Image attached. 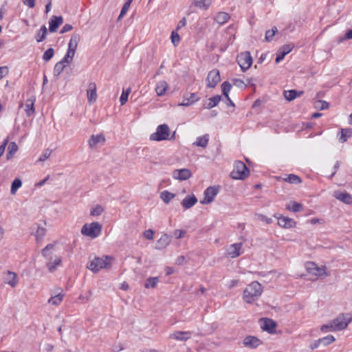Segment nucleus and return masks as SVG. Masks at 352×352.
<instances>
[{
  "label": "nucleus",
  "mask_w": 352,
  "mask_h": 352,
  "mask_svg": "<svg viewBox=\"0 0 352 352\" xmlns=\"http://www.w3.org/2000/svg\"><path fill=\"white\" fill-rule=\"evenodd\" d=\"M8 74V67L6 66L0 67V80Z\"/></svg>",
  "instance_id": "0e129e2a"
},
{
  "label": "nucleus",
  "mask_w": 352,
  "mask_h": 352,
  "mask_svg": "<svg viewBox=\"0 0 352 352\" xmlns=\"http://www.w3.org/2000/svg\"><path fill=\"white\" fill-rule=\"evenodd\" d=\"M229 14L224 12H220L217 13L214 17V20L220 25L226 23L229 20Z\"/></svg>",
  "instance_id": "f704fd0d"
},
{
  "label": "nucleus",
  "mask_w": 352,
  "mask_h": 352,
  "mask_svg": "<svg viewBox=\"0 0 352 352\" xmlns=\"http://www.w3.org/2000/svg\"><path fill=\"white\" fill-rule=\"evenodd\" d=\"M221 80L220 74L218 69H212L210 71L207 76V87L214 88Z\"/></svg>",
  "instance_id": "9b49d317"
},
{
  "label": "nucleus",
  "mask_w": 352,
  "mask_h": 352,
  "mask_svg": "<svg viewBox=\"0 0 352 352\" xmlns=\"http://www.w3.org/2000/svg\"><path fill=\"white\" fill-rule=\"evenodd\" d=\"M96 85L95 82H90L88 85V89L87 90V100L89 104H92L95 102L97 100L98 95L96 93Z\"/></svg>",
  "instance_id": "f3484780"
},
{
  "label": "nucleus",
  "mask_w": 352,
  "mask_h": 352,
  "mask_svg": "<svg viewBox=\"0 0 352 352\" xmlns=\"http://www.w3.org/2000/svg\"><path fill=\"white\" fill-rule=\"evenodd\" d=\"M72 62V60H68V61L64 60V57H63L61 59V60H60L59 62L56 63V65L54 66V76H58L62 73V72L64 70V69L65 68L66 65L65 64V63L70 64Z\"/></svg>",
  "instance_id": "bb28decb"
},
{
  "label": "nucleus",
  "mask_w": 352,
  "mask_h": 352,
  "mask_svg": "<svg viewBox=\"0 0 352 352\" xmlns=\"http://www.w3.org/2000/svg\"><path fill=\"white\" fill-rule=\"evenodd\" d=\"M175 179L184 181L189 179L192 176L191 171L188 168L175 169L172 173Z\"/></svg>",
  "instance_id": "f8f14e48"
},
{
  "label": "nucleus",
  "mask_w": 352,
  "mask_h": 352,
  "mask_svg": "<svg viewBox=\"0 0 352 352\" xmlns=\"http://www.w3.org/2000/svg\"><path fill=\"white\" fill-rule=\"evenodd\" d=\"M131 88L127 89L126 91H123L120 98V102L121 105L125 104V103L128 100V97L129 94L131 93Z\"/></svg>",
  "instance_id": "864d4df0"
},
{
  "label": "nucleus",
  "mask_w": 352,
  "mask_h": 352,
  "mask_svg": "<svg viewBox=\"0 0 352 352\" xmlns=\"http://www.w3.org/2000/svg\"><path fill=\"white\" fill-rule=\"evenodd\" d=\"M283 180L292 184H298L302 182L301 178L294 174L286 175L285 177L283 178Z\"/></svg>",
  "instance_id": "72a5a7b5"
},
{
  "label": "nucleus",
  "mask_w": 352,
  "mask_h": 352,
  "mask_svg": "<svg viewBox=\"0 0 352 352\" xmlns=\"http://www.w3.org/2000/svg\"><path fill=\"white\" fill-rule=\"evenodd\" d=\"M73 29V26L70 24H65L61 29L60 33L65 34L69 31H71Z\"/></svg>",
  "instance_id": "69168bd1"
},
{
  "label": "nucleus",
  "mask_w": 352,
  "mask_h": 352,
  "mask_svg": "<svg viewBox=\"0 0 352 352\" xmlns=\"http://www.w3.org/2000/svg\"><path fill=\"white\" fill-rule=\"evenodd\" d=\"M277 32L278 29L276 27H274L271 30L266 31L265 37V40L268 42L271 41Z\"/></svg>",
  "instance_id": "49530a36"
},
{
  "label": "nucleus",
  "mask_w": 352,
  "mask_h": 352,
  "mask_svg": "<svg viewBox=\"0 0 352 352\" xmlns=\"http://www.w3.org/2000/svg\"><path fill=\"white\" fill-rule=\"evenodd\" d=\"M237 63L243 72L248 69L252 65V58L249 52L240 53L237 56Z\"/></svg>",
  "instance_id": "6e6552de"
},
{
  "label": "nucleus",
  "mask_w": 352,
  "mask_h": 352,
  "mask_svg": "<svg viewBox=\"0 0 352 352\" xmlns=\"http://www.w3.org/2000/svg\"><path fill=\"white\" fill-rule=\"evenodd\" d=\"M257 218L258 220H260L263 222H265L266 224H270L273 221L272 218L267 217L265 215L262 214H258Z\"/></svg>",
  "instance_id": "bf43d9fd"
},
{
  "label": "nucleus",
  "mask_w": 352,
  "mask_h": 352,
  "mask_svg": "<svg viewBox=\"0 0 352 352\" xmlns=\"http://www.w3.org/2000/svg\"><path fill=\"white\" fill-rule=\"evenodd\" d=\"M232 88V85L228 82L225 81L221 85V90L222 94L225 97H228L229 96V92Z\"/></svg>",
  "instance_id": "a18cd8bd"
},
{
  "label": "nucleus",
  "mask_w": 352,
  "mask_h": 352,
  "mask_svg": "<svg viewBox=\"0 0 352 352\" xmlns=\"http://www.w3.org/2000/svg\"><path fill=\"white\" fill-rule=\"evenodd\" d=\"M36 98L34 96H31L25 101V112L28 116L34 115L35 110L34 107V102Z\"/></svg>",
  "instance_id": "a878e982"
},
{
  "label": "nucleus",
  "mask_w": 352,
  "mask_h": 352,
  "mask_svg": "<svg viewBox=\"0 0 352 352\" xmlns=\"http://www.w3.org/2000/svg\"><path fill=\"white\" fill-rule=\"evenodd\" d=\"M221 100V96L219 95H216L213 97H211L208 99L207 103L204 104V107L205 109H212L216 107Z\"/></svg>",
  "instance_id": "7c9ffc66"
},
{
  "label": "nucleus",
  "mask_w": 352,
  "mask_h": 352,
  "mask_svg": "<svg viewBox=\"0 0 352 352\" xmlns=\"http://www.w3.org/2000/svg\"><path fill=\"white\" fill-rule=\"evenodd\" d=\"M242 243H236L230 245L227 249V254L231 258H236L241 254Z\"/></svg>",
  "instance_id": "dca6fc26"
},
{
  "label": "nucleus",
  "mask_w": 352,
  "mask_h": 352,
  "mask_svg": "<svg viewBox=\"0 0 352 352\" xmlns=\"http://www.w3.org/2000/svg\"><path fill=\"white\" fill-rule=\"evenodd\" d=\"M320 329L323 333H327V332H330V331H337L335 327H333V324L332 321H331L330 322H329L326 324L322 325Z\"/></svg>",
  "instance_id": "09e8293b"
},
{
  "label": "nucleus",
  "mask_w": 352,
  "mask_h": 352,
  "mask_svg": "<svg viewBox=\"0 0 352 352\" xmlns=\"http://www.w3.org/2000/svg\"><path fill=\"white\" fill-rule=\"evenodd\" d=\"M186 24V20L185 18H183L178 23L177 30H179L180 28L184 27Z\"/></svg>",
  "instance_id": "774afa93"
},
{
  "label": "nucleus",
  "mask_w": 352,
  "mask_h": 352,
  "mask_svg": "<svg viewBox=\"0 0 352 352\" xmlns=\"http://www.w3.org/2000/svg\"><path fill=\"white\" fill-rule=\"evenodd\" d=\"M211 4V0H195V5L201 9H208Z\"/></svg>",
  "instance_id": "79ce46f5"
},
{
  "label": "nucleus",
  "mask_w": 352,
  "mask_h": 352,
  "mask_svg": "<svg viewBox=\"0 0 352 352\" xmlns=\"http://www.w3.org/2000/svg\"><path fill=\"white\" fill-rule=\"evenodd\" d=\"M209 142V135L205 134L197 138L196 141L192 144L194 146L206 148Z\"/></svg>",
  "instance_id": "c756f323"
},
{
  "label": "nucleus",
  "mask_w": 352,
  "mask_h": 352,
  "mask_svg": "<svg viewBox=\"0 0 352 352\" xmlns=\"http://www.w3.org/2000/svg\"><path fill=\"white\" fill-rule=\"evenodd\" d=\"M22 182L20 179H15L11 186V193L15 194L16 190L21 186Z\"/></svg>",
  "instance_id": "de8ad7c7"
},
{
  "label": "nucleus",
  "mask_w": 352,
  "mask_h": 352,
  "mask_svg": "<svg viewBox=\"0 0 352 352\" xmlns=\"http://www.w3.org/2000/svg\"><path fill=\"white\" fill-rule=\"evenodd\" d=\"M199 98L197 95V94L192 93L189 96L188 94L185 95L184 97V100L179 105V106H189L194 103L195 102L199 100Z\"/></svg>",
  "instance_id": "393cba45"
},
{
  "label": "nucleus",
  "mask_w": 352,
  "mask_h": 352,
  "mask_svg": "<svg viewBox=\"0 0 352 352\" xmlns=\"http://www.w3.org/2000/svg\"><path fill=\"white\" fill-rule=\"evenodd\" d=\"M219 191V186H210L204 191V197L200 201L201 204H209L213 201Z\"/></svg>",
  "instance_id": "9d476101"
},
{
  "label": "nucleus",
  "mask_w": 352,
  "mask_h": 352,
  "mask_svg": "<svg viewBox=\"0 0 352 352\" xmlns=\"http://www.w3.org/2000/svg\"><path fill=\"white\" fill-rule=\"evenodd\" d=\"M186 232L183 230H175L174 231V236L176 239H181L184 237L186 235Z\"/></svg>",
  "instance_id": "052dcab7"
},
{
  "label": "nucleus",
  "mask_w": 352,
  "mask_h": 352,
  "mask_svg": "<svg viewBox=\"0 0 352 352\" xmlns=\"http://www.w3.org/2000/svg\"><path fill=\"white\" fill-rule=\"evenodd\" d=\"M45 234V229L43 227L37 226L36 232L35 234L36 240H38V239H42Z\"/></svg>",
  "instance_id": "4d7b16f0"
},
{
  "label": "nucleus",
  "mask_w": 352,
  "mask_h": 352,
  "mask_svg": "<svg viewBox=\"0 0 352 352\" xmlns=\"http://www.w3.org/2000/svg\"><path fill=\"white\" fill-rule=\"evenodd\" d=\"M54 50L53 48L47 49L43 55V59L45 61H49L54 56Z\"/></svg>",
  "instance_id": "5fc2aeb1"
},
{
  "label": "nucleus",
  "mask_w": 352,
  "mask_h": 352,
  "mask_svg": "<svg viewBox=\"0 0 352 352\" xmlns=\"http://www.w3.org/2000/svg\"><path fill=\"white\" fill-rule=\"evenodd\" d=\"M144 236L148 240H152L154 236V232L153 230H147L144 232Z\"/></svg>",
  "instance_id": "e2e57ef3"
},
{
  "label": "nucleus",
  "mask_w": 352,
  "mask_h": 352,
  "mask_svg": "<svg viewBox=\"0 0 352 352\" xmlns=\"http://www.w3.org/2000/svg\"><path fill=\"white\" fill-rule=\"evenodd\" d=\"M302 92H297V91L294 89L285 91L284 93V96L286 100L289 101H292L296 98L298 96H300Z\"/></svg>",
  "instance_id": "c9c22d12"
},
{
  "label": "nucleus",
  "mask_w": 352,
  "mask_h": 352,
  "mask_svg": "<svg viewBox=\"0 0 352 352\" xmlns=\"http://www.w3.org/2000/svg\"><path fill=\"white\" fill-rule=\"evenodd\" d=\"M197 202V199L192 195L186 197L182 201L181 204L185 209L192 208Z\"/></svg>",
  "instance_id": "cd10ccee"
},
{
  "label": "nucleus",
  "mask_w": 352,
  "mask_h": 352,
  "mask_svg": "<svg viewBox=\"0 0 352 352\" xmlns=\"http://www.w3.org/2000/svg\"><path fill=\"white\" fill-rule=\"evenodd\" d=\"M35 1L36 0H23V2L25 6L32 8L35 6Z\"/></svg>",
  "instance_id": "338daca9"
},
{
  "label": "nucleus",
  "mask_w": 352,
  "mask_h": 352,
  "mask_svg": "<svg viewBox=\"0 0 352 352\" xmlns=\"http://www.w3.org/2000/svg\"><path fill=\"white\" fill-rule=\"evenodd\" d=\"M276 327V323L271 319L265 318L261 323V329L269 333H272Z\"/></svg>",
  "instance_id": "c85d7f7f"
},
{
  "label": "nucleus",
  "mask_w": 352,
  "mask_h": 352,
  "mask_svg": "<svg viewBox=\"0 0 352 352\" xmlns=\"http://www.w3.org/2000/svg\"><path fill=\"white\" fill-rule=\"evenodd\" d=\"M190 331H175L170 334V338L178 340V341H186L191 338Z\"/></svg>",
  "instance_id": "6ab92c4d"
},
{
  "label": "nucleus",
  "mask_w": 352,
  "mask_h": 352,
  "mask_svg": "<svg viewBox=\"0 0 352 352\" xmlns=\"http://www.w3.org/2000/svg\"><path fill=\"white\" fill-rule=\"evenodd\" d=\"M302 208L303 206L301 204L297 203L296 201L291 202V204L287 207L288 210L295 212L300 211Z\"/></svg>",
  "instance_id": "c03bdc74"
},
{
  "label": "nucleus",
  "mask_w": 352,
  "mask_h": 352,
  "mask_svg": "<svg viewBox=\"0 0 352 352\" xmlns=\"http://www.w3.org/2000/svg\"><path fill=\"white\" fill-rule=\"evenodd\" d=\"M80 39V36L78 34H72L68 44L67 52L64 56V60L68 61L73 60Z\"/></svg>",
  "instance_id": "0eeeda50"
},
{
  "label": "nucleus",
  "mask_w": 352,
  "mask_h": 352,
  "mask_svg": "<svg viewBox=\"0 0 352 352\" xmlns=\"http://www.w3.org/2000/svg\"><path fill=\"white\" fill-rule=\"evenodd\" d=\"M294 47V45L293 44H288L280 47L277 52V56L275 60L276 63H278L282 61L285 56L292 50Z\"/></svg>",
  "instance_id": "4468645a"
},
{
  "label": "nucleus",
  "mask_w": 352,
  "mask_h": 352,
  "mask_svg": "<svg viewBox=\"0 0 352 352\" xmlns=\"http://www.w3.org/2000/svg\"><path fill=\"white\" fill-rule=\"evenodd\" d=\"M171 42L174 46H177L180 42V36L177 33V30L173 31L170 36Z\"/></svg>",
  "instance_id": "3c124183"
},
{
  "label": "nucleus",
  "mask_w": 352,
  "mask_h": 352,
  "mask_svg": "<svg viewBox=\"0 0 352 352\" xmlns=\"http://www.w3.org/2000/svg\"><path fill=\"white\" fill-rule=\"evenodd\" d=\"M4 280L7 284L12 287H15L18 283L16 273L11 271H8L6 273Z\"/></svg>",
  "instance_id": "b1692460"
},
{
  "label": "nucleus",
  "mask_w": 352,
  "mask_h": 352,
  "mask_svg": "<svg viewBox=\"0 0 352 352\" xmlns=\"http://www.w3.org/2000/svg\"><path fill=\"white\" fill-rule=\"evenodd\" d=\"M105 137L102 133L92 135L89 140V146L91 148H96L99 144H104Z\"/></svg>",
  "instance_id": "2eb2a0df"
},
{
  "label": "nucleus",
  "mask_w": 352,
  "mask_h": 352,
  "mask_svg": "<svg viewBox=\"0 0 352 352\" xmlns=\"http://www.w3.org/2000/svg\"><path fill=\"white\" fill-rule=\"evenodd\" d=\"M63 297H64V294H63L62 292L59 293L56 295L52 296L48 300V303L50 305H58L62 302Z\"/></svg>",
  "instance_id": "e433bc0d"
},
{
  "label": "nucleus",
  "mask_w": 352,
  "mask_h": 352,
  "mask_svg": "<svg viewBox=\"0 0 352 352\" xmlns=\"http://www.w3.org/2000/svg\"><path fill=\"white\" fill-rule=\"evenodd\" d=\"M168 89V84L164 80H160L157 82L156 87H155V91L158 96H163L166 90Z\"/></svg>",
  "instance_id": "2f4dec72"
},
{
  "label": "nucleus",
  "mask_w": 352,
  "mask_h": 352,
  "mask_svg": "<svg viewBox=\"0 0 352 352\" xmlns=\"http://www.w3.org/2000/svg\"><path fill=\"white\" fill-rule=\"evenodd\" d=\"M170 138V128L166 124L157 126L156 131L150 135V140L161 142Z\"/></svg>",
  "instance_id": "39448f33"
},
{
  "label": "nucleus",
  "mask_w": 352,
  "mask_h": 352,
  "mask_svg": "<svg viewBox=\"0 0 352 352\" xmlns=\"http://www.w3.org/2000/svg\"><path fill=\"white\" fill-rule=\"evenodd\" d=\"M333 327H335L337 331L343 330L347 327L349 324L351 322V318L348 314H340L336 319L332 320Z\"/></svg>",
  "instance_id": "1a4fd4ad"
},
{
  "label": "nucleus",
  "mask_w": 352,
  "mask_h": 352,
  "mask_svg": "<svg viewBox=\"0 0 352 352\" xmlns=\"http://www.w3.org/2000/svg\"><path fill=\"white\" fill-rule=\"evenodd\" d=\"M315 107L320 110L327 109L329 104L324 100H318L315 102Z\"/></svg>",
  "instance_id": "8fccbe9b"
},
{
  "label": "nucleus",
  "mask_w": 352,
  "mask_h": 352,
  "mask_svg": "<svg viewBox=\"0 0 352 352\" xmlns=\"http://www.w3.org/2000/svg\"><path fill=\"white\" fill-rule=\"evenodd\" d=\"M175 197V195L168 191V190H164L160 194V198L162 199V201L168 204L171 199H173Z\"/></svg>",
  "instance_id": "ea45409f"
},
{
  "label": "nucleus",
  "mask_w": 352,
  "mask_h": 352,
  "mask_svg": "<svg viewBox=\"0 0 352 352\" xmlns=\"http://www.w3.org/2000/svg\"><path fill=\"white\" fill-rule=\"evenodd\" d=\"M47 34V30L45 25H42L35 34V39L38 43L44 41Z\"/></svg>",
  "instance_id": "473e14b6"
},
{
  "label": "nucleus",
  "mask_w": 352,
  "mask_h": 352,
  "mask_svg": "<svg viewBox=\"0 0 352 352\" xmlns=\"http://www.w3.org/2000/svg\"><path fill=\"white\" fill-rule=\"evenodd\" d=\"M233 84H234V85H235L236 87H238L239 88L245 87V85L244 82L242 80L239 79V78L233 79Z\"/></svg>",
  "instance_id": "680f3d73"
},
{
  "label": "nucleus",
  "mask_w": 352,
  "mask_h": 352,
  "mask_svg": "<svg viewBox=\"0 0 352 352\" xmlns=\"http://www.w3.org/2000/svg\"><path fill=\"white\" fill-rule=\"evenodd\" d=\"M335 341V338L331 335H328L318 340V343H321L322 345L326 346L330 344Z\"/></svg>",
  "instance_id": "37998d69"
},
{
  "label": "nucleus",
  "mask_w": 352,
  "mask_h": 352,
  "mask_svg": "<svg viewBox=\"0 0 352 352\" xmlns=\"http://www.w3.org/2000/svg\"><path fill=\"white\" fill-rule=\"evenodd\" d=\"M54 243H50L42 250V255L47 260L46 265L50 272L56 270V267L61 263V258L53 254Z\"/></svg>",
  "instance_id": "f03ea898"
},
{
  "label": "nucleus",
  "mask_w": 352,
  "mask_h": 352,
  "mask_svg": "<svg viewBox=\"0 0 352 352\" xmlns=\"http://www.w3.org/2000/svg\"><path fill=\"white\" fill-rule=\"evenodd\" d=\"M306 268L309 274L315 276H322L323 275H327L324 269L320 268L313 262L307 263L306 264Z\"/></svg>",
  "instance_id": "ddd939ff"
},
{
  "label": "nucleus",
  "mask_w": 352,
  "mask_h": 352,
  "mask_svg": "<svg viewBox=\"0 0 352 352\" xmlns=\"http://www.w3.org/2000/svg\"><path fill=\"white\" fill-rule=\"evenodd\" d=\"M111 258L109 256L104 257H94L93 259L90 258L89 264L87 268L94 273H97L101 269L107 268L110 266Z\"/></svg>",
  "instance_id": "20e7f679"
},
{
  "label": "nucleus",
  "mask_w": 352,
  "mask_h": 352,
  "mask_svg": "<svg viewBox=\"0 0 352 352\" xmlns=\"http://www.w3.org/2000/svg\"><path fill=\"white\" fill-rule=\"evenodd\" d=\"M263 287L257 281L249 284L243 291V298L248 304L256 301L263 293Z\"/></svg>",
  "instance_id": "f257e3e1"
},
{
  "label": "nucleus",
  "mask_w": 352,
  "mask_h": 352,
  "mask_svg": "<svg viewBox=\"0 0 352 352\" xmlns=\"http://www.w3.org/2000/svg\"><path fill=\"white\" fill-rule=\"evenodd\" d=\"M18 150V146L14 142H12L8 148V152L6 154V158L7 160H10L12 157V156L14 155V153Z\"/></svg>",
  "instance_id": "58836bf2"
},
{
  "label": "nucleus",
  "mask_w": 352,
  "mask_h": 352,
  "mask_svg": "<svg viewBox=\"0 0 352 352\" xmlns=\"http://www.w3.org/2000/svg\"><path fill=\"white\" fill-rule=\"evenodd\" d=\"M352 131L349 129H342L340 131V136L339 137V141L341 143L345 142L347 139L351 137Z\"/></svg>",
  "instance_id": "4c0bfd02"
},
{
  "label": "nucleus",
  "mask_w": 352,
  "mask_h": 352,
  "mask_svg": "<svg viewBox=\"0 0 352 352\" xmlns=\"http://www.w3.org/2000/svg\"><path fill=\"white\" fill-rule=\"evenodd\" d=\"M278 224L284 228H291L296 226V222L293 219L280 217L278 218Z\"/></svg>",
  "instance_id": "4be33fe9"
},
{
  "label": "nucleus",
  "mask_w": 352,
  "mask_h": 352,
  "mask_svg": "<svg viewBox=\"0 0 352 352\" xmlns=\"http://www.w3.org/2000/svg\"><path fill=\"white\" fill-rule=\"evenodd\" d=\"M104 211V208L100 205H96L94 206L92 210H91V215L92 216H99Z\"/></svg>",
  "instance_id": "603ef678"
},
{
  "label": "nucleus",
  "mask_w": 352,
  "mask_h": 352,
  "mask_svg": "<svg viewBox=\"0 0 352 352\" xmlns=\"http://www.w3.org/2000/svg\"><path fill=\"white\" fill-rule=\"evenodd\" d=\"M333 196L346 204H351L352 203V196L348 192L335 191Z\"/></svg>",
  "instance_id": "412c9836"
},
{
  "label": "nucleus",
  "mask_w": 352,
  "mask_h": 352,
  "mask_svg": "<svg viewBox=\"0 0 352 352\" xmlns=\"http://www.w3.org/2000/svg\"><path fill=\"white\" fill-rule=\"evenodd\" d=\"M102 225L98 222L85 223L81 228V234L91 239H96L102 232Z\"/></svg>",
  "instance_id": "7ed1b4c3"
},
{
  "label": "nucleus",
  "mask_w": 352,
  "mask_h": 352,
  "mask_svg": "<svg viewBox=\"0 0 352 352\" xmlns=\"http://www.w3.org/2000/svg\"><path fill=\"white\" fill-rule=\"evenodd\" d=\"M261 344L259 339L254 336H248L243 340V344L250 348H256Z\"/></svg>",
  "instance_id": "5701e85b"
},
{
  "label": "nucleus",
  "mask_w": 352,
  "mask_h": 352,
  "mask_svg": "<svg viewBox=\"0 0 352 352\" xmlns=\"http://www.w3.org/2000/svg\"><path fill=\"white\" fill-rule=\"evenodd\" d=\"M63 23L61 16H52L49 21V30L50 32H56L58 27Z\"/></svg>",
  "instance_id": "a211bd4d"
},
{
  "label": "nucleus",
  "mask_w": 352,
  "mask_h": 352,
  "mask_svg": "<svg viewBox=\"0 0 352 352\" xmlns=\"http://www.w3.org/2000/svg\"><path fill=\"white\" fill-rule=\"evenodd\" d=\"M51 154H52V150H50L49 148L45 149L43 151V153H42V155L38 159V162L45 161L47 159L49 158V157L50 156Z\"/></svg>",
  "instance_id": "6e6d98bb"
},
{
  "label": "nucleus",
  "mask_w": 352,
  "mask_h": 352,
  "mask_svg": "<svg viewBox=\"0 0 352 352\" xmlns=\"http://www.w3.org/2000/svg\"><path fill=\"white\" fill-rule=\"evenodd\" d=\"M130 4L129 3H125L121 10V12L120 13V15L118 16V20H120L122 17H124L125 16V14H126L127 11L129 10V8H130Z\"/></svg>",
  "instance_id": "13d9d810"
},
{
  "label": "nucleus",
  "mask_w": 352,
  "mask_h": 352,
  "mask_svg": "<svg viewBox=\"0 0 352 352\" xmlns=\"http://www.w3.org/2000/svg\"><path fill=\"white\" fill-rule=\"evenodd\" d=\"M250 174V171L246 165L241 161L236 162L234 169L230 173V176L234 179H244Z\"/></svg>",
  "instance_id": "423d86ee"
},
{
  "label": "nucleus",
  "mask_w": 352,
  "mask_h": 352,
  "mask_svg": "<svg viewBox=\"0 0 352 352\" xmlns=\"http://www.w3.org/2000/svg\"><path fill=\"white\" fill-rule=\"evenodd\" d=\"M158 282V277H150L146 280L144 287L147 289L155 288Z\"/></svg>",
  "instance_id": "a19ab883"
},
{
  "label": "nucleus",
  "mask_w": 352,
  "mask_h": 352,
  "mask_svg": "<svg viewBox=\"0 0 352 352\" xmlns=\"http://www.w3.org/2000/svg\"><path fill=\"white\" fill-rule=\"evenodd\" d=\"M170 241V236L166 234H164L157 241L155 244V248L157 250H162L169 245Z\"/></svg>",
  "instance_id": "aec40b11"
}]
</instances>
